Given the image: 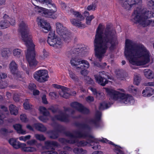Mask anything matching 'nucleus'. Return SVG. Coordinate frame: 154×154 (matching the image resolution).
Instances as JSON below:
<instances>
[{
    "label": "nucleus",
    "mask_w": 154,
    "mask_h": 154,
    "mask_svg": "<svg viewBox=\"0 0 154 154\" xmlns=\"http://www.w3.org/2000/svg\"><path fill=\"white\" fill-rule=\"evenodd\" d=\"M101 116V113L98 111H97L94 118L91 119L89 120H86V121L89 124L93 125L96 127H99L100 126V120Z\"/></svg>",
    "instance_id": "15"
},
{
    "label": "nucleus",
    "mask_w": 154,
    "mask_h": 154,
    "mask_svg": "<svg viewBox=\"0 0 154 154\" xmlns=\"http://www.w3.org/2000/svg\"><path fill=\"white\" fill-rule=\"evenodd\" d=\"M8 142L14 148L17 149L20 148L21 143L19 141H17L15 139L11 138L9 140Z\"/></svg>",
    "instance_id": "24"
},
{
    "label": "nucleus",
    "mask_w": 154,
    "mask_h": 154,
    "mask_svg": "<svg viewBox=\"0 0 154 154\" xmlns=\"http://www.w3.org/2000/svg\"><path fill=\"white\" fill-rule=\"evenodd\" d=\"M70 106L72 108L75 109L82 113L87 114L89 112L88 109L85 108L82 104L77 102L72 103L71 104Z\"/></svg>",
    "instance_id": "16"
},
{
    "label": "nucleus",
    "mask_w": 154,
    "mask_h": 154,
    "mask_svg": "<svg viewBox=\"0 0 154 154\" xmlns=\"http://www.w3.org/2000/svg\"><path fill=\"white\" fill-rule=\"evenodd\" d=\"M36 142V141L35 140H31L28 141L27 142V143L30 145H33L35 144Z\"/></svg>",
    "instance_id": "50"
},
{
    "label": "nucleus",
    "mask_w": 154,
    "mask_h": 154,
    "mask_svg": "<svg viewBox=\"0 0 154 154\" xmlns=\"http://www.w3.org/2000/svg\"><path fill=\"white\" fill-rule=\"evenodd\" d=\"M116 39V33L115 29L110 25H107L104 30L103 26L100 24H99L94 40L95 56L99 61L102 60L108 48L110 50L114 49Z\"/></svg>",
    "instance_id": "1"
},
{
    "label": "nucleus",
    "mask_w": 154,
    "mask_h": 154,
    "mask_svg": "<svg viewBox=\"0 0 154 154\" xmlns=\"http://www.w3.org/2000/svg\"><path fill=\"white\" fill-rule=\"evenodd\" d=\"M89 89L92 92L94 95L97 98L100 99V96L102 94L101 92L97 91L96 89L91 87H89Z\"/></svg>",
    "instance_id": "31"
},
{
    "label": "nucleus",
    "mask_w": 154,
    "mask_h": 154,
    "mask_svg": "<svg viewBox=\"0 0 154 154\" xmlns=\"http://www.w3.org/2000/svg\"><path fill=\"white\" fill-rule=\"evenodd\" d=\"M108 108L107 104L104 103H100L99 107L100 110L104 109H107Z\"/></svg>",
    "instance_id": "47"
},
{
    "label": "nucleus",
    "mask_w": 154,
    "mask_h": 154,
    "mask_svg": "<svg viewBox=\"0 0 154 154\" xmlns=\"http://www.w3.org/2000/svg\"><path fill=\"white\" fill-rule=\"evenodd\" d=\"M43 55L45 57H47L48 56V53L44 49L43 51Z\"/></svg>",
    "instance_id": "62"
},
{
    "label": "nucleus",
    "mask_w": 154,
    "mask_h": 154,
    "mask_svg": "<svg viewBox=\"0 0 154 154\" xmlns=\"http://www.w3.org/2000/svg\"><path fill=\"white\" fill-rule=\"evenodd\" d=\"M125 55L131 64V67L135 69L134 66L144 65L150 61L151 54L149 51L142 44L135 43L126 39L125 48Z\"/></svg>",
    "instance_id": "2"
},
{
    "label": "nucleus",
    "mask_w": 154,
    "mask_h": 154,
    "mask_svg": "<svg viewBox=\"0 0 154 154\" xmlns=\"http://www.w3.org/2000/svg\"><path fill=\"white\" fill-rule=\"evenodd\" d=\"M97 82L102 86H104L108 83L107 79H111V78L107 75L104 71L100 72L97 74L94 75Z\"/></svg>",
    "instance_id": "10"
},
{
    "label": "nucleus",
    "mask_w": 154,
    "mask_h": 154,
    "mask_svg": "<svg viewBox=\"0 0 154 154\" xmlns=\"http://www.w3.org/2000/svg\"><path fill=\"white\" fill-rule=\"evenodd\" d=\"M56 32L59 35L62 34L67 29L65 27L63 26L61 23L57 22L56 23Z\"/></svg>",
    "instance_id": "20"
},
{
    "label": "nucleus",
    "mask_w": 154,
    "mask_h": 154,
    "mask_svg": "<svg viewBox=\"0 0 154 154\" xmlns=\"http://www.w3.org/2000/svg\"><path fill=\"white\" fill-rule=\"evenodd\" d=\"M50 96L54 98H56L57 97V94L55 92H51L49 94Z\"/></svg>",
    "instance_id": "57"
},
{
    "label": "nucleus",
    "mask_w": 154,
    "mask_h": 154,
    "mask_svg": "<svg viewBox=\"0 0 154 154\" xmlns=\"http://www.w3.org/2000/svg\"><path fill=\"white\" fill-rule=\"evenodd\" d=\"M35 137L36 138L40 140L43 141L45 140V137L42 134H35Z\"/></svg>",
    "instance_id": "44"
},
{
    "label": "nucleus",
    "mask_w": 154,
    "mask_h": 154,
    "mask_svg": "<svg viewBox=\"0 0 154 154\" xmlns=\"http://www.w3.org/2000/svg\"><path fill=\"white\" fill-rule=\"evenodd\" d=\"M37 21L38 25L42 29V30L44 32L47 33L50 30L51 27L49 23L46 20L38 18Z\"/></svg>",
    "instance_id": "17"
},
{
    "label": "nucleus",
    "mask_w": 154,
    "mask_h": 154,
    "mask_svg": "<svg viewBox=\"0 0 154 154\" xmlns=\"http://www.w3.org/2000/svg\"><path fill=\"white\" fill-rule=\"evenodd\" d=\"M94 18V16L92 15L89 17H87L86 18V23L87 24L89 25L91 24V20Z\"/></svg>",
    "instance_id": "45"
},
{
    "label": "nucleus",
    "mask_w": 154,
    "mask_h": 154,
    "mask_svg": "<svg viewBox=\"0 0 154 154\" xmlns=\"http://www.w3.org/2000/svg\"><path fill=\"white\" fill-rule=\"evenodd\" d=\"M145 85L146 86H154V82L146 83L145 84Z\"/></svg>",
    "instance_id": "56"
},
{
    "label": "nucleus",
    "mask_w": 154,
    "mask_h": 154,
    "mask_svg": "<svg viewBox=\"0 0 154 154\" xmlns=\"http://www.w3.org/2000/svg\"><path fill=\"white\" fill-rule=\"evenodd\" d=\"M59 144L56 141L47 140L45 142V146L46 149L51 150L44 152L42 154H58L57 152L54 151L55 147H58Z\"/></svg>",
    "instance_id": "12"
},
{
    "label": "nucleus",
    "mask_w": 154,
    "mask_h": 154,
    "mask_svg": "<svg viewBox=\"0 0 154 154\" xmlns=\"http://www.w3.org/2000/svg\"><path fill=\"white\" fill-rule=\"evenodd\" d=\"M21 51L19 49H15L13 50V53L15 57H19L21 54Z\"/></svg>",
    "instance_id": "39"
},
{
    "label": "nucleus",
    "mask_w": 154,
    "mask_h": 154,
    "mask_svg": "<svg viewBox=\"0 0 154 154\" xmlns=\"http://www.w3.org/2000/svg\"><path fill=\"white\" fill-rule=\"evenodd\" d=\"M64 111L65 113L62 111L57 108H48V109L51 110V112L54 113H57L58 114L56 115L52 118L53 121L56 120L66 122H69L70 121L69 116L66 114V112H70L71 114H73L75 112V111L72 109L70 108L64 107Z\"/></svg>",
    "instance_id": "7"
},
{
    "label": "nucleus",
    "mask_w": 154,
    "mask_h": 154,
    "mask_svg": "<svg viewBox=\"0 0 154 154\" xmlns=\"http://www.w3.org/2000/svg\"><path fill=\"white\" fill-rule=\"evenodd\" d=\"M13 127L18 133L22 134H25V131L22 129V126L20 125L19 124H16L14 125Z\"/></svg>",
    "instance_id": "32"
},
{
    "label": "nucleus",
    "mask_w": 154,
    "mask_h": 154,
    "mask_svg": "<svg viewBox=\"0 0 154 154\" xmlns=\"http://www.w3.org/2000/svg\"><path fill=\"white\" fill-rule=\"evenodd\" d=\"M26 145L25 143H21L20 147L21 148L23 151L25 152H33L36 151V149L33 147H26Z\"/></svg>",
    "instance_id": "23"
},
{
    "label": "nucleus",
    "mask_w": 154,
    "mask_h": 154,
    "mask_svg": "<svg viewBox=\"0 0 154 154\" xmlns=\"http://www.w3.org/2000/svg\"><path fill=\"white\" fill-rule=\"evenodd\" d=\"M8 111V109L7 107L4 106H0V112L3 111L7 112ZM5 116L3 114H0V125L3 124V119L5 118Z\"/></svg>",
    "instance_id": "27"
},
{
    "label": "nucleus",
    "mask_w": 154,
    "mask_h": 154,
    "mask_svg": "<svg viewBox=\"0 0 154 154\" xmlns=\"http://www.w3.org/2000/svg\"><path fill=\"white\" fill-rule=\"evenodd\" d=\"M109 98L120 101L121 103L133 104L134 102L133 97L130 95H126L116 91L110 88H104Z\"/></svg>",
    "instance_id": "6"
},
{
    "label": "nucleus",
    "mask_w": 154,
    "mask_h": 154,
    "mask_svg": "<svg viewBox=\"0 0 154 154\" xmlns=\"http://www.w3.org/2000/svg\"><path fill=\"white\" fill-rule=\"evenodd\" d=\"M13 132L12 130H10L5 128H2L0 130V133L5 136L8 135L9 133H11Z\"/></svg>",
    "instance_id": "36"
},
{
    "label": "nucleus",
    "mask_w": 154,
    "mask_h": 154,
    "mask_svg": "<svg viewBox=\"0 0 154 154\" xmlns=\"http://www.w3.org/2000/svg\"><path fill=\"white\" fill-rule=\"evenodd\" d=\"M0 80V89L5 88L8 85V84L6 81L1 82Z\"/></svg>",
    "instance_id": "43"
},
{
    "label": "nucleus",
    "mask_w": 154,
    "mask_h": 154,
    "mask_svg": "<svg viewBox=\"0 0 154 154\" xmlns=\"http://www.w3.org/2000/svg\"><path fill=\"white\" fill-rule=\"evenodd\" d=\"M141 80V77L139 75H135L134 79V83L138 85Z\"/></svg>",
    "instance_id": "40"
},
{
    "label": "nucleus",
    "mask_w": 154,
    "mask_h": 154,
    "mask_svg": "<svg viewBox=\"0 0 154 154\" xmlns=\"http://www.w3.org/2000/svg\"><path fill=\"white\" fill-rule=\"evenodd\" d=\"M34 79L40 82H43L48 80V72L45 70H40L36 72L33 75Z\"/></svg>",
    "instance_id": "11"
},
{
    "label": "nucleus",
    "mask_w": 154,
    "mask_h": 154,
    "mask_svg": "<svg viewBox=\"0 0 154 154\" xmlns=\"http://www.w3.org/2000/svg\"><path fill=\"white\" fill-rule=\"evenodd\" d=\"M88 50L86 47L81 45H77L74 46L72 49L67 52L66 55L71 58L70 63L72 66L77 67L81 64L82 59L78 56H86L88 52Z\"/></svg>",
    "instance_id": "5"
},
{
    "label": "nucleus",
    "mask_w": 154,
    "mask_h": 154,
    "mask_svg": "<svg viewBox=\"0 0 154 154\" xmlns=\"http://www.w3.org/2000/svg\"><path fill=\"white\" fill-rule=\"evenodd\" d=\"M73 152L76 154H86L87 152L85 149H84L82 148H75L73 150Z\"/></svg>",
    "instance_id": "29"
},
{
    "label": "nucleus",
    "mask_w": 154,
    "mask_h": 154,
    "mask_svg": "<svg viewBox=\"0 0 154 154\" xmlns=\"http://www.w3.org/2000/svg\"><path fill=\"white\" fill-rule=\"evenodd\" d=\"M153 91L154 90L152 88L146 87L145 89L143 90L142 94L144 97H150L152 95Z\"/></svg>",
    "instance_id": "22"
},
{
    "label": "nucleus",
    "mask_w": 154,
    "mask_h": 154,
    "mask_svg": "<svg viewBox=\"0 0 154 154\" xmlns=\"http://www.w3.org/2000/svg\"><path fill=\"white\" fill-rule=\"evenodd\" d=\"M28 100V99H26L25 100L24 103H23L24 108L26 109H29L30 108V105L29 103Z\"/></svg>",
    "instance_id": "42"
},
{
    "label": "nucleus",
    "mask_w": 154,
    "mask_h": 154,
    "mask_svg": "<svg viewBox=\"0 0 154 154\" xmlns=\"http://www.w3.org/2000/svg\"><path fill=\"white\" fill-rule=\"evenodd\" d=\"M128 90L129 92L134 93H136L137 91V88L132 85H130L128 87Z\"/></svg>",
    "instance_id": "41"
},
{
    "label": "nucleus",
    "mask_w": 154,
    "mask_h": 154,
    "mask_svg": "<svg viewBox=\"0 0 154 154\" xmlns=\"http://www.w3.org/2000/svg\"><path fill=\"white\" fill-rule=\"evenodd\" d=\"M13 99L16 102L18 101L19 98L18 95L16 94H14L13 97Z\"/></svg>",
    "instance_id": "55"
},
{
    "label": "nucleus",
    "mask_w": 154,
    "mask_h": 154,
    "mask_svg": "<svg viewBox=\"0 0 154 154\" xmlns=\"http://www.w3.org/2000/svg\"><path fill=\"white\" fill-rule=\"evenodd\" d=\"M75 125L76 127L81 129L82 131L75 130L73 131L72 133L67 132L66 133V135L70 137V139L66 140L63 138H60L59 140V141L63 143H76V144L78 146H88L90 137L87 136L83 137H80L79 135L85 134L88 132L89 134H90V127L86 123H81L79 122H75Z\"/></svg>",
    "instance_id": "3"
},
{
    "label": "nucleus",
    "mask_w": 154,
    "mask_h": 154,
    "mask_svg": "<svg viewBox=\"0 0 154 154\" xmlns=\"http://www.w3.org/2000/svg\"><path fill=\"white\" fill-rule=\"evenodd\" d=\"M54 87L58 89H60V90L62 89V88H65V87H63L62 86H60V85H57L56 84L54 85Z\"/></svg>",
    "instance_id": "64"
},
{
    "label": "nucleus",
    "mask_w": 154,
    "mask_h": 154,
    "mask_svg": "<svg viewBox=\"0 0 154 154\" xmlns=\"http://www.w3.org/2000/svg\"><path fill=\"white\" fill-rule=\"evenodd\" d=\"M20 63L22 68L24 70H25L26 71V73L28 75H29V72L28 70H26V66L23 65V63L21 61H20Z\"/></svg>",
    "instance_id": "51"
},
{
    "label": "nucleus",
    "mask_w": 154,
    "mask_h": 154,
    "mask_svg": "<svg viewBox=\"0 0 154 154\" xmlns=\"http://www.w3.org/2000/svg\"><path fill=\"white\" fill-rule=\"evenodd\" d=\"M10 53V50L7 48H3L1 52V54L3 57H8Z\"/></svg>",
    "instance_id": "34"
},
{
    "label": "nucleus",
    "mask_w": 154,
    "mask_h": 154,
    "mask_svg": "<svg viewBox=\"0 0 154 154\" xmlns=\"http://www.w3.org/2000/svg\"><path fill=\"white\" fill-rule=\"evenodd\" d=\"M18 30L21 34L23 40L27 48L26 57L29 65L32 68L35 67L37 64L35 59V45L32 42L29 28L27 24L22 21L19 25Z\"/></svg>",
    "instance_id": "4"
},
{
    "label": "nucleus",
    "mask_w": 154,
    "mask_h": 154,
    "mask_svg": "<svg viewBox=\"0 0 154 154\" xmlns=\"http://www.w3.org/2000/svg\"><path fill=\"white\" fill-rule=\"evenodd\" d=\"M9 21L10 22V25H14L15 24V19L14 18L10 19V20Z\"/></svg>",
    "instance_id": "59"
},
{
    "label": "nucleus",
    "mask_w": 154,
    "mask_h": 154,
    "mask_svg": "<svg viewBox=\"0 0 154 154\" xmlns=\"http://www.w3.org/2000/svg\"><path fill=\"white\" fill-rule=\"evenodd\" d=\"M51 134L50 138L51 139H55L58 137V131L57 130H54L51 131Z\"/></svg>",
    "instance_id": "38"
},
{
    "label": "nucleus",
    "mask_w": 154,
    "mask_h": 154,
    "mask_svg": "<svg viewBox=\"0 0 154 154\" xmlns=\"http://www.w3.org/2000/svg\"><path fill=\"white\" fill-rule=\"evenodd\" d=\"M69 72L70 77L75 82H78L79 80L78 77L71 70H69Z\"/></svg>",
    "instance_id": "35"
},
{
    "label": "nucleus",
    "mask_w": 154,
    "mask_h": 154,
    "mask_svg": "<svg viewBox=\"0 0 154 154\" xmlns=\"http://www.w3.org/2000/svg\"><path fill=\"white\" fill-rule=\"evenodd\" d=\"M9 68L11 72L13 74H15L17 72L18 66L14 60H12L9 64Z\"/></svg>",
    "instance_id": "21"
},
{
    "label": "nucleus",
    "mask_w": 154,
    "mask_h": 154,
    "mask_svg": "<svg viewBox=\"0 0 154 154\" xmlns=\"http://www.w3.org/2000/svg\"><path fill=\"white\" fill-rule=\"evenodd\" d=\"M96 7V5L95 4H92V5H89L88 6L87 9L88 10H95Z\"/></svg>",
    "instance_id": "48"
},
{
    "label": "nucleus",
    "mask_w": 154,
    "mask_h": 154,
    "mask_svg": "<svg viewBox=\"0 0 154 154\" xmlns=\"http://www.w3.org/2000/svg\"><path fill=\"white\" fill-rule=\"evenodd\" d=\"M83 65H81L80 66H78L77 68V69H83L85 67L88 68L89 67V63L87 60H81V64Z\"/></svg>",
    "instance_id": "30"
},
{
    "label": "nucleus",
    "mask_w": 154,
    "mask_h": 154,
    "mask_svg": "<svg viewBox=\"0 0 154 154\" xmlns=\"http://www.w3.org/2000/svg\"><path fill=\"white\" fill-rule=\"evenodd\" d=\"M35 86L34 84H30L29 85V88L31 90H34Z\"/></svg>",
    "instance_id": "61"
},
{
    "label": "nucleus",
    "mask_w": 154,
    "mask_h": 154,
    "mask_svg": "<svg viewBox=\"0 0 154 154\" xmlns=\"http://www.w3.org/2000/svg\"><path fill=\"white\" fill-rule=\"evenodd\" d=\"M47 42L51 46L55 48H60L62 45L60 37L56 35L54 32H50L49 33Z\"/></svg>",
    "instance_id": "8"
},
{
    "label": "nucleus",
    "mask_w": 154,
    "mask_h": 154,
    "mask_svg": "<svg viewBox=\"0 0 154 154\" xmlns=\"http://www.w3.org/2000/svg\"><path fill=\"white\" fill-rule=\"evenodd\" d=\"M3 20L0 22V28L2 29H4L8 28L10 26V22L9 21L10 18L6 14L3 16Z\"/></svg>",
    "instance_id": "18"
},
{
    "label": "nucleus",
    "mask_w": 154,
    "mask_h": 154,
    "mask_svg": "<svg viewBox=\"0 0 154 154\" xmlns=\"http://www.w3.org/2000/svg\"><path fill=\"white\" fill-rule=\"evenodd\" d=\"M70 12L74 15L76 17L78 18V19L73 18L70 20V22L73 25L78 26L80 28H84L85 25L82 24L80 21L84 20V18L81 14L77 11H75L73 9H71L70 10Z\"/></svg>",
    "instance_id": "9"
},
{
    "label": "nucleus",
    "mask_w": 154,
    "mask_h": 154,
    "mask_svg": "<svg viewBox=\"0 0 154 154\" xmlns=\"http://www.w3.org/2000/svg\"><path fill=\"white\" fill-rule=\"evenodd\" d=\"M20 119L23 122H26L27 121V119L26 118V116L25 114H21L20 115Z\"/></svg>",
    "instance_id": "49"
},
{
    "label": "nucleus",
    "mask_w": 154,
    "mask_h": 154,
    "mask_svg": "<svg viewBox=\"0 0 154 154\" xmlns=\"http://www.w3.org/2000/svg\"><path fill=\"white\" fill-rule=\"evenodd\" d=\"M7 77V75L4 73H0V80H1L2 79H5Z\"/></svg>",
    "instance_id": "52"
},
{
    "label": "nucleus",
    "mask_w": 154,
    "mask_h": 154,
    "mask_svg": "<svg viewBox=\"0 0 154 154\" xmlns=\"http://www.w3.org/2000/svg\"><path fill=\"white\" fill-rule=\"evenodd\" d=\"M67 88H63L62 89L59 90V94L62 97L66 99L69 98L71 95V94L66 92Z\"/></svg>",
    "instance_id": "25"
},
{
    "label": "nucleus",
    "mask_w": 154,
    "mask_h": 154,
    "mask_svg": "<svg viewBox=\"0 0 154 154\" xmlns=\"http://www.w3.org/2000/svg\"><path fill=\"white\" fill-rule=\"evenodd\" d=\"M61 38H62L64 41L68 42H69L72 38V36L70 32L67 29L65 30V32L60 35Z\"/></svg>",
    "instance_id": "19"
},
{
    "label": "nucleus",
    "mask_w": 154,
    "mask_h": 154,
    "mask_svg": "<svg viewBox=\"0 0 154 154\" xmlns=\"http://www.w3.org/2000/svg\"><path fill=\"white\" fill-rule=\"evenodd\" d=\"M39 110L40 112L43 114V116H47L49 115V112L45 107H40L39 108Z\"/></svg>",
    "instance_id": "37"
},
{
    "label": "nucleus",
    "mask_w": 154,
    "mask_h": 154,
    "mask_svg": "<svg viewBox=\"0 0 154 154\" xmlns=\"http://www.w3.org/2000/svg\"><path fill=\"white\" fill-rule=\"evenodd\" d=\"M120 5L126 10H129L133 5L140 3L141 0H118Z\"/></svg>",
    "instance_id": "13"
},
{
    "label": "nucleus",
    "mask_w": 154,
    "mask_h": 154,
    "mask_svg": "<svg viewBox=\"0 0 154 154\" xmlns=\"http://www.w3.org/2000/svg\"><path fill=\"white\" fill-rule=\"evenodd\" d=\"M9 109L11 114L16 115L18 114V108L14 105L11 104L9 106Z\"/></svg>",
    "instance_id": "28"
},
{
    "label": "nucleus",
    "mask_w": 154,
    "mask_h": 154,
    "mask_svg": "<svg viewBox=\"0 0 154 154\" xmlns=\"http://www.w3.org/2000/svg\"><path fill=\"white\" fill-rule=\"evenodd\" d=\"M44 116H41L39 117V119L43 122H45L46 121V119Z\"/></svg>",
    "instance_id": "60"
},
{
    "label": "nucleus",
    "mask_w": 154,
    "mask_h": 154,
    "mask_svg": "<svg viewBox=\"0 0 154 154\" xmlns=\"http://www.w3.org/2000/svg\"><path fill=\"white\" fill-rule=\"evenodd\" d=\"M81 73L82 75H83L84 77H85L88 74V71L87 70L84 69L81 71Z\"/></svg>",
    "instance_id": "53"
},
{
    "label": "nucleus",
    "mask_w": 154,
    "mask_h": 154,
    "mask_svg": "<svg viewBox=\"0 0 154 154\" xmlns=\"http://www.w3.org/2000/svg\"><path fill=\"white\" fill-rule=\"evenodd\" d=\"M86 100L87 101L92 102L94 100V98L92 96H88L86 98Z\"/></svg>",
    "instance_id": "54"
},
{
    "label": "nucleus",
    "mask_w": 154,
    "mask_h": 154,
    "mask_svg": "<svg viewBox=\"0 0 154 154\" xmlns=\"http://www.w3.org/2000/svg\"><path fill=\"white\" fill-rule=\"evenodd\" d=\"M42 99L43 103L45 104L48 103V102L46 98V96L45 95H43Z\"/></svg>",
    "instance_id": "58"
},
{
    "label": "nucleus",
    "mask_w": 154,
    "mask_h": 154,
    "mask_svg": "<svg viewBox=\"0 0 154 154\" xmlns=\"http://www.w3.org/2000/svg\"><path fill=\"white\" fill-rule=\"evenodd\" d=\"M39 92L37 90H34L33 91V94L34 95H38L39 94Z\"/></svg>",
    "instance_id": "63"
},
{
    "label": "nucleus",
    "mask_w": 154,
    "mask_h": 154,
    "mask_svg": "<svg viewBox=\"0 0 154 154\" xmlns=\"http://www.w3.org/2000/svg\"><path fill=\"white\" fill-rule=\"evenodd\" d=\"M80 137H85L87 136L90 137L88 146H92V148L95 150L99 149L100 147L99 145V143L98 142V140L95 138L93 136L91 135V134H89L88 132H87L85 134L83 135H80Z\"/></svg>",
    "instance_id": "14"
},
{
    "label": "nucleus",
    "mask_w": 154,
    "mask_h": 154,
    "mask_svg": "<svg viewBox=\"0 0 154 154\" xmlns=\"http://www.w3.org/2000/svg\"><path fill=\"white\" fill-rule=\"evenodd\" d=\"M35 127L37 130L41 132H44L46 130V128L43 125L40 123L35 124Z\"/></svg>",
    "instance_id": "33"
},
{
    "label": "nucleus",
    "mask_w": 154,
    "mask_h": 154,
    "mask_svg": "<svg viewBox=\"0 0 154 154\" xmlns=\"http://www.w3.org/2000/svg\"><path fill=\"white\" fill-rule=\"evenodd\" d=\"M144 74L145 77L148 79H152L154 78V73L150 69H145Z\"/></svg>",
    "instance_id": "26"
},
{
    "label": "nucleus",
    "mask_w": 154,
    "mask_h": 154,
    "mask_svg": "<svg viewBox=\"0 0 154 154\" xmlns=\"http://www.w3.org/2000/svg\"><path fill=\"white\" fill-rule=\"evenodd\" d=\"M84 79L85 80L87 81V83L88 84H93L94 82L93 80L89 76H87V75L84 77Z\"/></svg>",
    "instance_id": "46"
}]
</instances>
